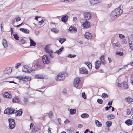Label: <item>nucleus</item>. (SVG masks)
<instances>
[{"mask_svg": "<svg viewBox=\"0 0 133 133\" xmlns=\"http://www.w3.org/2000/svg\"><path fill=\"white\" fill-rule=\"evenodd\" d=\"M125 123L128 125H131L133 122L131 120L128 119L125 121Z\"/></svg>", "mask_w": 133, "mask_h": 133, "instance_id": "obj_17", "label": "nucleus"}, {"mask_svg": "<svg viewBox=\"0 0 133 133\" xmlns=\"http://www.w3.org/2000/svg\"><path fill=\"white\" fill-rule=\"evenodd\" d=\"M24 101L25 102V103L26 104L28 102V98H24Z\"/></svg>", "mask_w": 133, "mask_h": 133, "instance_id": "obj_54", "label": "nucleus"}, {"mask_svg": "<svg viewBox=\"0 0 133 133\" xmlns=\"http://www.w3.org/2000/svg\"><path fill=\"white\" fill-rule=\"evenodd\" d=\"M95 123L97 126L98 127H101L102 126L101 123L98 120H97L95 121Z\"/></svg>", "mask_w": 133, "mask_h": 133, "instance_id": "obj_27", "label": "nucleus"}, {"mask_svg": "<svg viewBox=\"0 0 133 133\" xmlns=\"http://www.w3.org/2000/svg\"><path fill=\"white\" fill-rule=\"evenodd\" d=\"M80 72L82 74H87L88 72V71L86 70V68L85 67H82L79 69Z\"/></svg>", "mask_w": 133, "mask_h": 133, "instance_id": "obj_11", "label": "nucleus"}, {"mask_svg": "<svg viewBox=\"0 0 133 133\" xmlns=\"http://www.w3.org/2000/svg\"><path fill=\"white\" fill-rule=\"evenodd\" d=\"M22 112V111L21 110L17 111H15V112L16 113V116H20L21 115Z\"/></svg>", "mask_w": 133, "mask_h": 133, "instance_id": "obj_23", "label": "nucleus"}, {"mask_svg": "<svg viewBox=\"0 0 133 133\" xmlns=\"http://www.w3.org/2000/svg\"><path fill=\"white\" fill-rule=\"evenodd\" d=\"M30 46H35L36 45V43L31 38H30Z\"/></svg>", "mask_w": 133, "mask_h": 133, "instance_id": "obj_30", "label": "nucleus"}, {"mask_svg": "<svg viewBox=\"0 0 133 133\" xmlns=\"http://www.w3.org/2000/svg\"><path fill=\"white\" fill-rule=\"evenodd\" d=\"M122 84L123 85V87L125 89H127L128 87V86L126 83H123Z\"/></svg>", "mask_w": 133, "mask_h": 133, "instance_id": "obj_44", "label": "nucleus"}, {"mask_svg": "<svg viewBox=\"0 0 133 133\" xmlns=\"http://www.w3.org/2000/svg\"><path fill=\"white\" fill-rule=\"evenodd\" d=\"M12 71L11 68L10 67H8L6 68L4 71L5 74H10Z\"/></svg>", "mask_w": 133, "mask_h": 133, "instance_id": "obj_9", "label": "nucleus"}, {"mask_svg": "<svg viewBox=\"0 0 133 133\" xmlns=\"http://www.w3.org/2000/svg\"><path fill=\"white\" fill-rule=\"evenodd\" d=\"M51 31L55 33H57L58 32V30L55 28H53L52 29Z\"/></svg>", "mask_w": 133, "mask_h": 133, "instance_id": "obj_41", "label": "nucleus"}, {"mask_svg": "<svg viewBox=\"0 0 133 133\" xmlns=\"http://www.w3.org/2000/svg\"><path fill=\"white\" fill-rule=\"evenodd\" d=\"M115 117L114 115L112 114H111L107 116V118L109 120H110L114 119Z\"/></svg>", "mask_w": 133, "mask_h": 133, "instance_id": "obj_32", "label": "nucleus"}, {"mask_svg": "<svg viewBox=\"0 0 133 133\" xmlns=\"http://www.w3.org/2000/svg\"><path fill=\"white\" fill-rule=\"evenodd\" d=\"M116 54L117 55L120 56H122L123 55V52L120 51H117Z\"/></svg>", "mask_w": 133, "mask_h": 133, "instance_id": "obj_39", "label": "nucleus"}, {"mask_svg": "<svg viewBox=\"0 0 133 133\" xmlns=\"http://www.w3.org/2000/svg\"><path fill=\"white\" fill-rule=\"evenodd\" d=\"M97 102L98 103L101 104L103 103V101L102 99H97Z\"/></svg>", "mask_w": 133, "mask_h": 133, "instance_id": "obj_40", "label": "nucleus"}, {"mask_svg": "<svg viewBox=\"0 0 133 133\" xmlns=\"http://www.w3.org/2000/svg\"><path fill=\"white\" fill-rule=\"evenodd\" d=\"M68 31L69 32H75L77 31V29L75 27L71 26L69 28Z\"/></svg>", "mask_w": 133, "mask_h": 133, "instance_id": "obj_10", "label": "nucleus"}, {"mask_svg": "<svg viewBox=\"0 0 133 133\" xmlns=\"http://www.w3.org/2000/svg\"><path fill=\"white\" fill-rule=\"evenodd\" d=\"M64 48L62 47L60 48L58 50H57L56 51L55 53H57L58 54H59L60 52L63 50Z\"/></svg>", "mask_w": 133, "mask_h": 133, "instance_id": "obj_36", "label": "nucleus"}, {"mask_svg": "<svg viewBox=\"0 0 133 133\" xmlns=\"http://www.w3.org/2000/svg\"><path fill=\"white\" fill-rule=\"evenodd\" d=\"M82 25L83 27L85 28H88L90 27V22L87 21L83 23Z\"/></svg>", "mask_w": 133, "mask_h": 133, "instance_id": "obj_12", "label": "nucleus"}, {"mask_svg": "<svg viewBox=\"0 0 133 133\" xmlns=\"http://www.w3.org/2000/svg\"><path fill=\"white\" fill-rule=\"evenodd\" d=\"M112 101L111 102L109 101L108 103V105H111L112 104Z\"/></svg>", "mask_w": 133, "mask_h": 133, "instance_id": "obj_60", "label": "nucleus"}, {"mask_svg": "<svg viewBox=\"0 0 133 133\" xmlns=\"http://www.w3.org/2000/svg\"><path fill=\"white\" fill-rule=\"evenodd\" d=\"M68 76L66 73H59L55 78V79L58 81L63 80Z\"/></svg>", "mask_w": 133, "mask_h": 133, "instance_id": "obj_2", "label": "nucleus"}, {"mask_svg": "<svg viewBox=\"0 0 133 133\" xmlns=\"http://www.w3.org/2000/svg\"><path fill=\"white\" fill-rule=\"evenodd\" d=\"M21 65V64L20 63H18L16 64L15 68L16 69H17L18 67Z\"/></svg>", "mask_w": 133, "mask_h": 133, "instance_id": "obj_52", "label": "nucleus"}, {"mask_svg": "<svg viewBox=\"0 0 133 133\" xmlns=\"http://www.w3.org/2000/svg\"><path fill=\"white\" fill-rule=\"evenodd\" d=\"M119 36L120 38H124L125 37V36H124L123 35L121 34H119Z\"/></svg>", "mask_w": 133, "mask_h": 133, "instance_id": "obj_56", "label": "nucleus"}, {"mask_svg": "<svg viewBox=\"0 0 133 133\" xmlns=\"http://www.w3.org/2000/svg\"><path fill=\"white\" fill-rule=\"evenodd\" d=\"M81 116L83 118H86L88 117L89 115L87 114L83 113L81 115Z\"/></svg>", "mask_w": 133, "mask_h": 133, "instance_id": "obj_25", "label": "nucleus"}, {"mask_svg": "<svg viewBox=\"0 0 133 133\" xmlns=\"http://www.w3.org/2000/svg\"><path fill=\"white\" fill-rule=\"evenodd\" d=\"M68 18V16L67 15H63L61 18V20L64 23H66L67 21Z\"/></svg>", "mask_w": 133, "mask_h": 133, "instance_id": "obj_13", "label": "nucleus"}, {"mask_svg": "<svg viewBox=\"0 0 133 133\" xmlns=\"http://www.w3.org/2000/svg\"><path fill=\"white\" fill-rule=\"evenodd\" d=\"M70 122V121L69 120H68V119H66L64 121V123L66 124V123H69V122Z\"/></svg>", "mask_w": 133, "mask_h": 133, "instance_id": "obj_63", "label": "nucleus"}, {"mask_svg": "<svg viewBox=\"0 0 133 133\" xmlns=\"http://www.w3.org/2000/svg\"><path fill=\"white\" fill-rule=\"evenodd\" d=\"M48 115L49 116L50 118H51L52 117V116L53 115V113L52 111H50V112L48 114Z\"/></svg>", "mask_w": 133, "mask_h": 133, "instance_id": "obj_49", "label": "nucleus"}, {"mask_svg": "<svg viewBox=\"0 0 133 133\" xmlns=\"http://www.w3.org/2000/svg\"><path fill=\"white\" fill-rule=\"evenodd\" d=\"M44 19H42L41 21H39V23H41L39 24L40 25H41L42 24V23L44 22Z\"/></svg>", "mask_w": 133, "mask_h": 133, "instance_id": "obj_53", "label": "nucleus"}, {"mask_svg": "<svg viewBox=\"0 0 133 133\" xmlns=\"http://www.w3.org/2000/svg\"><path fill=\"white\" fill-rule=\"evenodd\" d=\"M29 67L26 65L24 66L22 68V71L24 72L30 73V71H32V69H29Z\"/></svg>", "mask_w": 133, "mask_h": 133, "instance_id": "obj_6", "label": "nucleus"}, {"mask_svg": "<svg viewBox=\"0 0 133 133\" xmlns=\"http://www.w3.org/2000/svg\"><path fill=\"white\" fill-rule=\"evenodd\" d=\"M77 20V18L76 17H74L73 18V21H75Z\"/></svg>", "mask_w": 133, "mask_h": 133, "instance_id": "obj_62", "label": "nucleus"}, {"mask_svg": "<svg viewBox=\"0 0 133 133\" xmlns=\"http://www.w3.org/2000/svg\"><path fill=\"white\" fill-rule=\"evenodd\" d=\"M42 61L43 63L45 64H47L50 63V59L46 55H45L43 56Z\"/></svg>", "mask_w": 133, "mask_h": 133, "instance_id": "obj_4", "label": "nucleus"}, {"mask_svg": "<svg viewBox=\"0 0 133 133\" xmlns=\"http://www.w3.org/2000/svg\"><path fill=\"white\" fill-rule=\"evenodd\" d=\"M83 126V125L82 124H79L78 125V128H81Z\"/></svg>", "mask_w": 133, "mask_h": 133, "instance_id": "obj_61", "label": "nucleus"}, {"mask_svg": "<svg viewBox=\"0 0 133 133\" xmlns=\"http://www.w3.org/2000/svg\"><path fill=\"white\" fill-rule=\"evenodd\" d=\"M44 49L45 51L47 53H49L50 52V50L48 48L47 46H46L45 47Z\"/></svg>", "mask_w": 133, "mask_h": 133, "instance_id": "obj_38", "label": "nucleus"}, {"mask_svg": "<svg viewBox=\"0 0 133 133\" xmlns=\"http://www.w3.org/2000/svg\"><path fill=\"white\" fill-rule=\"evenodd\" d=\"M112 45L114 48H116L117 47H119L120 46V44L118 42L116 43H113Z\"/></svg>", "mask_w": 133, "mask_h": 133, "instance_id": "obj_21", "label": "nucleus"}, {"mask_svg": "<svg viewBox=\"0 0 133 133\" xmlns=\"http://www.w3.org/2000/svg\"><path fill=\"white\" fill-rule=\"evenodd\" d=\"M84 36L85 38L88 39H90L92 38V35L91 34L88 32H86L85 35Z\"/></svg>", "mask_w": 133, "mask_h": 133, "instance_id": "obj_8", "label": "nucleus"}, {"mask_svg": "<svg viewBox=\"0 0 133 133\" xmlns=\"http://www.w3.org/2000/svg\"><path fill=\"white\" fill-rule=\"evenodd\" d=\"M39 32L38 31H36L35 32V34L37 36L39 34Z\"/></svg>", "mask_w": 133, "mask_h": 133, "instance_id": "obj_59", "label": "nucleus"}, {"mask_svg": "<svg viewBox=\"0 0 133 133\" xmlns=\"http://www.w3.org/2000/svg\"><path fill=\"white\" fill-rule=\"evenodd\" d=\"M50 52L49 54V56L51 58H52L53 57V56L52 55V54L53 52V51L52 50H50Z\"/></svg>", "mask_w": 133, "mask_h": 133, "instance_id": "obj_50", "label": "nucleus"}, {"mask_svg": "<svg viewBox=\"0 0 133 133\" xmlns=\"http://www.w3.org/2000/svg\"><path fill=\"white\" fill-rule=\"evenodd\" d=\"M12 101L13 103H17L20 101V100L17 98L15 97L13 99Z\"/></svg>", "mask_w": 133, "mask_h": 133, "instance_id": "obj_29", "label": "nucleus"}, {"mask_svg": "<svg viewBox=\"0 0 133 133\" xmlns=\"http://www.w3.org/2000/svg\"><path fill=\"white\" fill-rule=\"evenodd\" d=\"M122 12V10L119 8H117L113 10L110 14V16L112 20L116 19L117 17L120 16Z\"/></svg>", "mask_w": 133, "mask_h": 133, "instance_id": "obj_1", "label": "nucleus"}, {"mask_svg": "<svg viewBox=\"0 0 133 133\" xmlns=\"http://www.w3.org/2000/svg\"><path fill=\"white\" fill-rule=\"evenodd\" d=\"M82 97L83 98L85 99H86V95L84 92H83L82 94Z\"/></svg>", "mask_w": 133, "mask_h": 133, "instance_id": "obj_47", "label": "nucleus"}, {"mask_svg": "<svg viewBox=\"0 0 133 133\" xmlns=\"http://www.w3.org/2000/svg\"><path fill=\"white\" fill-rule=\"evenodd\" d=\"M4 96L5 97L11 98L12 97L11 95L8 92L5 93L4 94Z\"/></svg>", "mask_w": 133, "mask_h": 133, "instance_id": "obj_18", "label": "nucleus"}, {"mask_svg": "<svg viewBox=\"0 0 133 133\" xmlns=\"http://www.w3.org/2000/svg\"><path fill=\"white\" fill-rule=\"evenodd\" d=\"M4 114H11V113L10 112V108H8L5 110L4 112Z\"/></svg>", "mask_w": 133, "mask_h": 133, "instance_id": "obj_20", "label": "nucleus"}, {"mask_svg": "<svg viewBox=\"0 0 133 133\" xmlns=\"http://www.w3.org/2000/svg\"><path fill=\"white\" fill-rule=\"evenodd\" d=\"M112 124V122L110 121H107L106 122V124L107 126L108 127H110Z\"/></svg>", "mask_w": 133, "mask_h": 133, "instance_id": "obj_37", "label": "nucleus"}, {"mask_svg": "<svg viewBox=\"0 0 133 133\" xmlns=\"http://www.w3.org/2000/svg\"><path fill=\"white\" fill-rule=\"evenodd\" d=\"M15 111H16V110L14 109L11 108H10V112H11V114L15 113Z\"/></svg>", "mask_w": 133, "mask_h": 133, "instance_id": "obj_45", "label": "nucleus"}, {"mask_svg": "<svg viewBox=\"0 0 133 133\" xmlns=\"http://www.w3.org/2000/svg\"><path fill=\"white\" fill-rule=\"evenodd\" d=\"M9 121V127L11 129H13L15 126V122L14 120L12 118H9L8 119Z\"/></svg>", "mask_w": 133, "mask_h": 133, "instance_id": "obj_3", "label": "nucleus"}, {"mask_svg": "<svg viewBox=\"0 0 133 133\" xmlns=\"http://www.w3.org/2000/svg\"><path fill=\"white\" fill-rule=\"evenodd\" d=\"M76 56L75 55H72L70 54H69L67 56V57H70L71 58H74Z\"/></svg>", "mask_w": 133, "mask_h": 133, "instance_id": "obj_43", "label": "nucleus"}, {"mask_svg": "<svg viewBox=\"0 0 133 133\" xmlns=\"http://www.w3.org/2000/svg\"><path fill=\"white\" fill-rule=\"evenodd\" d=\"M101 96L102 97L105 98L106 97H108V95L107 94L105 93H104L102 94V95Z\"/></svg>", "mask_w": 133, "mask_h": 133, "instance_id": "obj_46", "label": "nucleus"}, {"mask_svg": "<svg viewBox=\"0 0 133 133\" xmlns=\"http://www.w3.org/2000/svg\"><path fill=\"white\" fill-rule=\"evenodd\" d=\"M127 41L125 39H124L122 41V43L123 44H126L127 43Z\"/></svg>", "mask_w": 133, "mask_h": 133, "instance_id": "obj_58", "label": "nucleus"}, {"mask_svg": "<svg viewBox=\"0 0 133 133\" xmlns=\"http://www.w3.org/2000/svg\"><path fill=\"white\" fill-rule=\"evenodd\" d=\"M2 44L4 48H6L8 46V44L7 41L5 39H3L2 40Z\"/></svg>", "mask_w": 133, "mask_h": 133, "instance_id": "obj_19", "label": "nucleus"}, {"mask_svg": "<svg viewBox=\"0 0 133 133\" xmlns=\"http://www.w3.org/2000/svg\"><path fill=\"white\" fill-rule=\"evenodd\" d=\"M19 30L20 31H22L25 33L28 34L30 32L29 31L26 29L21 28Z\"/></svg>", "mask_w": 133, "mask_h": 133, "instance_id": "obj_15", "label": "nucleus"}, {"mask_svg": "<svg viewBox=\"0 0 133 133\" xmlns=\"http://www.w3.org/2000/svg\"><path fill=\"white\" fill-rule=\"evenodd\" d=\"M126 101L127 102H128L129 103H130L132 101V99L130 97H127L125 99Z\"/></svg>", "mask_w": 133, "mask_h": 133, "instance_id": "obj_28", "label": "nucleus"}, {"mask_svg": "<svg viewBox=\"0 0 133 133\" xmlns=\"http://www.w3.org/2000/svg\"><path fill=\"white\" fill-rule=\"evenodd\" d=\"M83 15L84 19L86 21L89 20L91 16V14L89 12H84L83 13Z\"/></svg>", "mask_w": 133, "mask_h": 133, "instance_id": "obj_5", "label": "nucleus"}, {"mask_svg": "<svg viewBox=\"0 0 133 133\" xmlns=\"http://www.w3.org/2000/svg\"><path fill=\"white\" fill-rule=\"evenodd\" d=\"M13 36H14V38L16 40H18L19 37L18 36L17 34H14Z\"/></svg>", "mask_w": 133, "mask_h": 133, "instance_id": "obj_42", "label": "nucleus"}, {"mask_svg": "<svg viewBox=\"0 0 133 133\" xmlns=\"http://www.w3.org/2000/svg\"><path fill=\"white\" fill-rule=\"evenodd\" d=\"M104 56L103 55L101 56L100 58V59L102 63L103 64H105V62L104 60Z\"/></svg>", "mask_w": 133, "mask_h": 133, "instance_id": "obj_33", "label": "nucleus"}, {"mask_svg": "<svg viewBox=\"0 0 133 133\" xmlns=\"http://www.w3.org/2000/svg\"><path fill=\"white\" fill-rule=\"evenodd\" d=\"M127 115H129L131 114V113L130 110L129 109H127Z\"/></svg>", "mask_w": 133, "mask_h": 133, "instance_id": "obj_48", "label": "nucleus"}, {"mask_svg": "<svg viewBox=\"0 0 133 133\" xmlns=\"http://www.w3.org/2000/svg\"><path fill=\"white\" fill-rule=\"evenodd\" d=\"M129 43L131 49L133 50V39H132V40H130L129 41Z\"/></svg>", "mask_w": 133, "mask_h": 133, "instance_id": "obj_22", "label": "nucleus"}, {"mask_svg": "<svg viewBox=\"0 0 133 133\" xmlns=\"http://www.w3.org/2000/svg\"><path fill=\"white\" fill-rule=\"evenodd\" d=\"M90 2L91 4H95L100 2V1L98 0H90Z\"/></svg>", "mask_w": 133, "mask_h": 133, "instance_id": "obj_16", "label": "nucleus"}, {"mask_svg": "<svg viewBox=\"0 0 133 133\" xmlns=\"http://www.w3.org/2000/svg\"><path fill=\"white\" fill-rule=\"evenodd\" d=\"M58 122L60 124H61V120L60 118H58L57 119Z\"/></svg>", "mask_w": 133, "mask_h": 133, "instance_id": "obj_64", "label": "nucleus"}, {"mask_svg": "<svg viewBox=\"0 0 133 133\" xmlns=\"http://www.w3.org/2000/svg\"><path fill=\"white\" fill-rule=\"evenodd\" d=\"M34 66L35 68L36 69L39 68V65H38L37 64H35L34 65Z\"/></svg>", "mask_w": 133, "mask_h": 133, "instance_id": "obj_55", "label": "nucleus"}, {"mask_svg": "<svg viewBox=\"0 0 133 133\" xmlns=\"http://www.w3.org/2000/svg\"><path fill=\"white\" fill-rule=\"evenodd\" d=\"M101 64V62L99 61H97L95 63V68L97 69L100 66Z\"/></svg>", "mask_w": 133, "mask_h": 133, "instance_id": "obj_14", "label": "nucleus"}, {"mask_svg": "<svg viewBox=\"0 0 133 133\" xmlns=\"http://www.w3.org/2000/svg\"><path fill=\"white\" fill-rule=\"evenodd\" d=\"M85 64L87 65L89 69H91L92 68V65L89 62H86Z\"/></svg>", "mask_w": 133, "mask_h": 133, "instance_id": "obj_35", "label": "nucleus"}, {"mask_svg": "<svg viewBox=\"0 0 133 133\" xmlns=\"http://www.w3.org/2000/svg\"><path fill=\"white\" fill-rule=\"evenodd\" d=\"M16 22H17L21 20V18L20 17H18L15 18Z\"/></svg>", "mask_w": 133, "mask_h": 133, "instance_id": "obj_57", "label": "nucleus"}, {"mask_svg": "<svg viewBox=\"0 0 133 133\" xmlns=\"http://www.w3.org/2000/svg\"><path fill=\"white\" fill-rule=\"evenodd\" d=\"M76 110L75 109H71L70 110V114L71 115H73L75 114Z\"/></svg>", "mask_w": 133, "mask_h": 133, "instance_id": "obj_24", "label": "nucleus"}, {"mask_svg": "<svg viewBox=\"0 0 133 133\" xmlns=\"http://www.w3.org/2000/svg\"><path fill=\"white\" fill-rule=\"evenodd\" d=\"M66 39L65 38H59V41L61 44H62L64 42L66 41Z\"/></svg>", "mask_w": 133, "mask_h": 133, "instance_id": "obj_31", "label": "nucleus"}, {"mask_svg": "<svg viewBox=\"0 0 133 133\" xmlns=\"http://www.w3.org/2000/svg\"><path fill=\"white\" fill-rule=\"evenodd\" d=\"M23 76H18L17 77V78L20 80H22V79Z\"/></svg>", "mask_w": 133, "mask_h": 133, "instance_id": "obj_51", "label": "nucleus"}, {"mask_svg": "<svg viewBox=\"0 0 133 133\" xmlns=\"http://www.w3.org/2000/svg\"><path fill=\"white\" fill-rule=\"evenodd\" d=\"M35 77L36 78L38 79H43V77L42 75L39 74L36 75Z\"/></svg>", "mask_w": 133, "mask_h": 133, "instance_id": "obj_34", "label": "nucleus"}, {"mask_svg": "<svg viewBox=\"0 0 133 133\" xmlns=\"http://www.w3.org/2000/svg\"><path fill=\"white\" fill-rule=\"evenodd\" d=\"M30 78L29 77L26 76L25 77H23L22 80L27 81L29 80H30Z\"/></svg>", "mask_w": 133, "mask_h": 133, "instance_id": "obj_26", "label": "nucleus"}, {"mask_svg": "<svg viewBox=\"0 0 133 133\" xmlns=\"http://www.w3.org/2000/svg\"><path fill=\"white\" fill-rule=\"evenodd\" d=\"M80 79L79 78H77L74 80V85L76 87H78L79 85Z\"/></svg>", "mask_w": 133, "mask_h": 133, "instance_id": "obj_7", "label": "nucleus"}]
</instances>
